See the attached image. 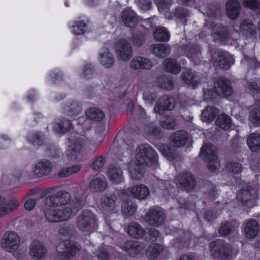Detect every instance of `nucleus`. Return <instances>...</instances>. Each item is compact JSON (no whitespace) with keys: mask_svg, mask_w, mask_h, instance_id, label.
Wrapping results in <instances>:
<instances>
[{"mask_svg":"<svg viewBox=\"0 0 260 260\" xmlns=\"http://www.w3.org/2000/svg\"><path fill=\"white\" fill-rule=\"evenodd\" d=\"M216 93L220 95L228 96L232 93L230 82L225 79H219L214 84Z\"/></svg>","mask_w":260,"mask_h":260,"instance_id":"nucleus-12","label":"nucleus"},{"mask_svg":"<svg viewBox=\"0 0 260 260\" xmlns=\"http://www.w3.org/2000/svg\"><path fill=\"white\" fill-rule=\"evenodd\" d=\"M176 181L180 184L181 186L185 187L192 188L195 185L194 179L192 175L189 173H184L178 175L176 177Z\"/></svg>","mask_w":260,"mask_h":260,"instance_id":"nucleus-27","label":"nucleus"},{"mask_svg":"<svg viewBox=\"0 0 260 260\" xmlns=\"http://www.w3.org/2000/svg\"><path fill=\"white\" fill-rule=\"evenodd\" d=\"M249 120L256 126H260V111L254 109L250 113Z\"/></svg>","mask_w":260,"mask_h":260,"instance_id":"nucleus-41","label":"nucleus"},{"mask_svg":"<svg viewBox=\"0 0 260 260\" xmlns=\"http://www.w3.org/2000/svg\"><path fill=\"white\" fill-rule=\"evenodd\" d=\"M238 199H241V202L243 204L246 203L248 201L251 199L250 193L247 191L242 192L241 196L240 197L238 196Z\"/></svg>","mask_w":260,"mask_h":260,"instance_id":"nucleus-54","label":"nucleus"},{"mask_svg":"<svg viewBox=\"0 0 260 260\" xmlns=\"http://www.w3.org/2000/svg\"><path fill=\"white\" fill-rule=\"evenodd\" d=\"M150 191L148 187L144 184L136 185L131 189V195L138 200H144L148 196Z\"/></svg>","mask_w":260,"mask_h":260,"instance_id":"nucleus-18","label":"nucleus"},{"mask_svg":"<svg viewBox=\"0 0 260 260\" xmlns=\"http://www.w3.org/2000/svg\"><path fill=\"white\" fill-rule=\"evenodd\" d=\"M240 4L236 0H229L226 3V13L231 19H235L237 18L240 12Z\"/></svg>","mask_w":260,"mask_h":260,"instance_id":"nucleus-24","label":"nucleus"},{"mask_svg":"<svg viewBox=\"0 0 260 260\" xmlns=\"http://www.w3.org/2000/svg\"><path fill=\"white\" fill-rule=\"evenodd\" d=\"M174 107V100L167 96H164L156 103L154 110L156 113L161 114L165 110H172Z\"/></svg>","mask_w":260,"mask_h":260,"instance_id":"nucleus-15","label":"nucleus"},{"mask_svg":"<svg viewBox=\"0 0 260 260\" xmlns=\"http://www.w3.org/2000/svg\"><path fill=\"white\" fill-rule=\"evenodd\" d=\"M180 260H193V258L189 256L184 255L180 258Z\"/></svg>","mask_w":260,"mask_h":260,"instance_id":"nucleus-62","label":"nucleus"},{"mask_svg":"<svg viewBox=\"0 0 260 260\" xmlns=\"http://www.w3.org/2000/svg\"><path fill=\"white\" fill-rule=\"evenodd\" d=\"M122 18L125 25L127 27H133L138 21L136 13L130 9L123 11Z\"/></svg>","mask_w":260,"mask_h":260,"instance_id":"nucleus-25","label":"nucleus"},{"mask_svg":"<svg viewBox=\"0 0 260 260\" xmlns=\"http://www.w3.org/2000/svg\"><path fill=\"white\" fill-rule=\"evenodd\" d=\"M218 113L217 110L212 107H206L202 113V119L203 121L210 122L212 121Z\"/></svg>","mask_w":260,"mask_h":260,"instance_id":"nucleus-35","label":"nucleus"},{"mask_svg":"<svg viewBox=\"0 0 260 260\" xmlns=\"http://www.w3.org/2000/svg\"><path fill=\"white\" fill-rule=\"evenodd\" d=\"M216 124L222 129H228L231 126V118L225 114H221L217 117Z\"/></svg>","mask_w":260,"mask_h":260,"instance_id":"nucleus-36","label":"nucleus"},{"mask_svg":"<svg viewBox=\"0 0 260 260\" xmlns=\"http://www.w3.org/2000/svg\"><path fill=\"white\" fill-rule=\"evenodd\" d=\"M231 231V224L228 223L221 225L219 229V234L222 236H225L230 233Z\"/></svg>","mask_w":260,"mask_h":260,"instance_id":"nucleus-50","label":"nucleus"},{"mask_svg":"<svg viewBox=\"0 0 260 260\" xmlns=\"http://www.w3.org/2000/svg\"><path fill=\"white\" fill-rule=\"evenodd\" d=\"M107 176L109 180L113 184H118L123 181L122 170L118 167H111L109 169Z\"/></svg>","mask_w":260,"mask_h":260,"instance_id":"nucleus-19","label":"nucleus"},{"mask_svg":"<svg viewBox=\"0 0 260 260\" xmlns=\"http://www.w3.org/2000/svg\"><path fill=\"white\" fill-rule=\"evenodd\" d=\"M121 210L123 214L126 216L133 215L136 211V207L131 202H124L122 203Z\"/></svg>","mask_w":260,"mask_h":260,"instance_id":"nucleus-38","label":"nucleus"},{"mask_svg":"<svg viewBox=\"0 0 260 260\" xmlns=\"http://www.w3.org/2000/svg\"><path fill=\"white\" fill-rule=\"evenodd\" d=\"M197 77L192 74L190 71H187L184 73L182 79L184 82L188 85L196 86L197 80Z\"/></svg>","mask_w":260,"mask_h":260,"instance_id":"nucleus-40","label":"nucleus"},{"mask_svg":"<svg viewBox=\"0 0 260 260\" xmlns=\"http://www.w3.org/2000/svg\"><path fill=\"white\" fill-rule=\"evenodd\" d=\"M139 6L143 10H147L150 9L151 1L150 0H139Z\"/></svg>","mask_w":260,"mask_h":260,"instance_id":"nucleus-52","label":"nucleus"},{"mask_svg":"<svg viewBox=\"0 0 260 260\" xmlns=\"http://www.w3.org/2000/svg\"><path fill=\"white\" fill-rule=\"evenodd\" d=\"M70 200V193L65 191H59L47 200V204L52 207H59L66 205Z\"/></svg>","mask_w":260,"mask_h":260,"instance_id":"nucleus-10","label":"nucleus"},{"mask_svg":"<svg viewBox=\"0 0 260 260\" xmlns=\"http://www.w3.org/2000/svg\"><path fill=\"white\" fill-rule=\"evenodd\" d=\"M153 36L155 39L159 42H167L170 39L169 33L163 27L156 29L153 32Z\"/></svg>","mask_w":260,"mask_h":260,"instance_id":"nucleus-34","label":"nucleus"},{"mask_svg":"<svg viewBox=\"0 0 260 260\" xmlns=\"http://www.w3.org/2000/svg\"><path fill=\"white\" fill-rule=\"evenodd\" d=\"M129 235L135 238H142L144 235V231L140 225L136 223H132L128 228Z\"/></svg>","mask_w":260,"mask_h":260,"instance_id":"nucleus-32","label":"nucleus"},{"mask_svg":"<svg viewBox=\"0 0 260 260\" xmlns=\"http://www.w3.org/2000/svg\"><path fill=\"white\" fill-rule=\"evenodd\" d=\"M99 61L106 68H111L114 63V58L107 48L102 49L99 56Z\"/></svg>","mask_w":260,"mask_h":260,"instance_id":"nucleus-23","label":"nucleus"},{"mask_svg":"<svg viewBox=\"0 0 260 260\" xmlns=\"http://www.w3.org/2000/svg\"><path fill=\"white\" fill-rule=\"evenodd\" d=\"M159 83L162 88L166 90H170L172 88V82L169 79L162 78L159 81Z\"/></svg>","mask_w":260,"mask_h":260,"instance_id":"nucleus-48","label":"nucleus"},{"mask_svg":"<svg viewBox=\"0 0 260 260\" xmlns=\"http://www.w3.org/2000/svg\"><path fill=\"white\" fill-rule=\"evenodd\" d=\"M157 161V154L149 144L140 146L136 151L135 157L129 164L128 171L131 178L134 180L141 179L145 167L155 164Z\"/></svg>","mask_w":260,"mask_h":260,"instance_id":"nucleus-1","label":"nucleus"},{"mask_svg":"<svg viewBox=\"0 0 260 260\" xmlns=\"http://www.w3.org/2000/svg\"><path fill=\"white\" fill-rule=\"evenodd\" d=\"M104 165V158L99 157L94 160L92 164V168L93 170H98Z\"/></svg>","mask_w":260,"mask_h":260,"instance_id":"nucleus-51","label":"nucleus"},{"mask_svg":"<svg viewBox=\"0 0 260 260\" xmlns=\"http://www.w3.org/2000/svg\"><path fill=\"white\" fill-rule=\"evenodd\" d=\"M258 223L255 220L248 221L245 228V234L246 237L249 239L255 237L258 234Z\"/></svg>","mask_w":260,"mask_h":260,"instance_id":"nucleus-29","label":"nucleus"},{"mask_svg":"<svg viewBox=\"0 0 260 260\" xmlns=\"http://www.w3.org/2000/svg\"><path fill=\"white\" fill-rule=\"evenodd\" d=\"M131 66L132 68L135 70L140 69L149 70L152 68L153 64L150 60L148 58L137 57L131 61Z\"/></svg>","mask_w":260,"mask_h":260,"instance_id":"nucleus-20","label":"nucleus"},{"mask_svg":"<svg viewBox=\"0 0 260 260\" xmlns=\"http://www.w3.org/2000/svg\"><path fill=\"white\" fill-rule=\"evenodd\" d=\"M148 234L149 235V239L152 241H155L158 237L159 233L158 231L151 229L149 231Z\"/></svg>","mask_w":260,"mask_h":260,"instance_id":"nucleus-57","label":"nucleus"},{"mask_svg":"<svg viewBox=\"0 0 260 260\" xmlns=\"http://www.w3.org/2000/svg\"><path fill=\"white\" fill-rule=\"evenodd\" d=\"M77 225L83 232H92L96 228L95 217L91 213H84L79 217Z\"/></svg>","mask_w":260,"mask_h":260,"instance_id":"nucleus-7","label":"nucleus"},{"mask_svg":"<svg viewBox=\"0 0 260 260\" xmlns=\"http://www.w3.org/2000/svg\"><path fill=\"white\" fill-rule=\"evenodd\" d=\"M162 248L160 246L155 244L151 245L147 250V254L148 256L155 257L161 251Z\"/></svg>","mask_w":260,"mask_h":260,"instance_id":"nucleus-43","label":"nucleus"},{"mask_svg":"<svg viewBox=\"0 0 260 260\" xmlns=\"http://www.w3.org/2000/svg\"><path fill=\"white\" fill-rule=\"evenodd\" d=\"M69 233V229L68 227H63L59 230V234L62 236L68 235Z\"/></svg>","mask_w":260,"mask_h":260,"instance_id":"nucleus-59","label":"nucleus"},{"mask_svg":"<svg viewBox=\"0 0 260 260\" xmlns=\"http://www.w3.org/2000/svg\"><path fill=\"white\" fill-rule=\"evenodd\" d=\"M241 29L244 31H247L251 33L253 30V26L251 21H244L241 26Z\"/></svg>","mask_w":260,"mask_h":260,"instance_id":"nucleus-47","label":"nucleus"},{"mask_svg":"<svg viewBox=\"0 0 260 260\" xmlns=\"http://www.w3.org/2000/svg\"><path fill=\"white\" fill-rule=\"evenodd\" d=\"M243 6L251 9H260V3L256 0H243Z\"/></svg>","mask_w":260,"mask_h":260,"instance_id":"nucleus-44","label":"nucleus"},{"mask_svg":"<svg viewBox=\"0 0 260 260\" xmlns=\"http://www.w3.org/2000/svg\"><path fill=\"white\" fill-rule=\"evenodd\" d=\"M71 110V111L69 113V115L70 116L73 117L79 114L81 112V109L80 106L73 105Z\"/></svg>","mask_w":260,"mask_h":260,"instance_id":"nucleus-55","label":"nucleus"},{"mask_svg":"<svg viewBox=\"0 0 260 260\" xmlns=\"http://www.w3.org/2000/svg\"><path fill=\"white\" fill-rule=\"evenodd\" d=\"M92 73L91 68L90 64H87L85 66L84 69L82 71L81 75L84 78L87 77L88 75Z\"/></svg>","mask_w":260,"mask_h":260,"instance_id":"nucleus-56","label":"nucleus"},{"mask_svg":"<svg viewBox=\"0 0 260 260\" xmlns=\"http://www.w3.org/2000/svg\"><path fill=\"white\" fill-rule=\"evenodd\" d=\"M81 168V167L79 165H74L62 170L58 175L61 177H67L79 172Z\"/></svg>","mask_w":260,"mask_h":260,"instance_id":"nucleus-39","label":"nucleus"},{"mask_svg":"<svg viewBox=\"0 0 260 260\" xmlns=\"http://www.w3.org/2000/svg\"><path fill=\"white\" fill-rule=\"evenodd\" d=\"M72 127V123L67 119L58 120L54 124V130L56 133L64 134Z\"/></svg>","mask_w":260,"mask_h":260,"instance_id":"nucleus-28","label":"nucleus"},{"mask_svg":"<svg viewBox=\"0 0 260 260\" xmlns=\"http://www.w3.org/2000/svg\"><path fill=\"white\" fill-rule=\"evenodd\" d=\"M86 26V25L83 21H77L72 26V32L76 35H82L84 33V30Z\"/></svg>","mask_w":260,"mask_h":260,"instance_id":"nucleus-42","label":"nucleus"},{"mask_svg":"<svg viewBox=\"0 0 260 260\" xmlns=\"http://www.w3.org/2000/svg\"><path fill=\"white\" fill-rule=\"evenodd\" d=\"M19 205V202L15 198L7 200L5 197L0 196V217L16 210Z\"/></svg>","mask_w":260,"mask_h":260,"instance_id":"nucleus-8","label":"nucleus"},{"mask_svg":"<svg viewBox=\"0 0 260 260\" xmlns=\"http://www.w3.org/2000/svg\"><path fill=\"white\" fill-rule=\"evenodd\" d=\"M210 249L214 256H219L222 260H230L232 255V249L230 245H223L220 241L210 243Z\"/></svg>","mask_w":260,"mask_h":260,"instance_id":"nucleus-6","label":"nucleus"},{"mask_svg":"<svg viewBox=\"0 0 260 260\" xmlns=\"http://www.w3.org/2000/svg\"><path fill=\"white\" fill-rule=\"evenodd\" d=\"M56 250L58 256L71 258L79 250V248L69 242H63L57 246Z\"/></svg>","mask_w":260,"mask_h":260,"instance_id":"nucleus-9","label":"nucleus"},{"mask_svg":"<svg viewBox=\"0 0 260 260\" xmlns=\"http://www.w3.org/2000/svg\"><path fill=\"white\" fill-rule=\"evenodd\" d=\"M116 52L122 60H128L132 55L131 45L126 40L118 41L116 46Z\"/></svg>","mask_w":260,"mask_h":260,"instance_id":"nucleus-11","label":"nucleus"},{"mask_svg":"<svg viewBox=\"0 0 260 260\" xmlns=\"http://www.w3.org/2000/svg\"><path fill=\"white\" fill-rule=\"evenodd\" d=\"M158 150L164 156L167 157L168 159L171 158L172 153L168 146L165 145H160L158 147Z\"/></svg>","mask_w":260,"mask_h":260,"instance_id":"nucleus-49","label":"nucleus"},{"mask_svg":"<svg viewBox=\"0 0 260 260\" xmlns=\"http://www.w3.org/2000/svg\"><path fill=\"white\" fill-rule=\"evenodd\" d=\"M164 66L167 71L173 74H177L180 71V67L175 60L166 59L164 61Z\"/></svg>","mask_w":260,"mask_h":260,"instance_id":"nucleus-33","label":"nucleus"},{"mask_svg":"<svg viewBox=\"0 0 260 260\" xmlns=\"http://www.w3.org/2000/svg\"><path fill=\"white\" fill-rule=\"evenodd\" d=\"M116 197L114 196H104L102 198L101 206L103 212L111 213L114 212L115 208Z\"/></svg>","mask_w":260,"mask_h":260,"instance_id":"nucleus-21","label":"nucleus"},{"mask_svg":"<svg viewBox=\"0 0 260 260\" xmlns=\"http://www.w3.org/2000/svg\"><path fill=\"white\" fill-rule=\"evenodd\" d=\"M134 103L133 102H130L128 105L129 108H133L134 107Z\"/></svg>","mask_w":260,"mask_h":260,"instance_id":"nucleus-64","label":"nucleus"},{"mask_svg":"<svg viewBox=\"0 0 260 260\" xmlns=\"http://www.w3.org/2000/svg\"><path fill=\"white\" fill-rule=\"evenodd\" d=\"M200 156L205 160L207 167L211 172L215 173L219 170L220 162L211 145H203L201 148Z\"/></svg>","mask_w":260,"mask_h":260,"instance_id":"nucleus-4","label":"nucleus"},{"mask_svg":"<svg viewBox=\"0 0 260 260\" xmlns=\"http://www.w3.org/2000/svg\"><path fill=\"white\" fill-rule=\"evenodd\" d=\"M98 258L100 260H106L108 258V254L106 253L103 254V257L102 256H99Z\"/></svg>","mask_w":260,"mask_h":260,"instance_id":"nucleus-63","label":"nucleus"},{"mask_svg":"<svg viewBox=\"0 0 260 260\" xmlns=\"http://www.w3.org/2000/svg\"><path fill=\"white\" fill-rule=\"evenodd\" d=\"M247 145L252 151H257L260 149V135L257 133H252L248 137Z\"/></svg>","mask_w":260,"mask_h":260,"instance_id":"nucleus-30","label":"nucleus"},{"mask_svg":"<svg viewBox=\"0 0 260 260\" xmlns=\"http://www.w3.org/2000/svg\"><path fill=\"white\" fill-rule=\"evenodd\" d=\"M146 218L150 224L158 226L164 221V213L155 209H150L146 214Z\"/></svg>","mask_w":260,"mask_h":260,"instance_id":"nucleus-17","label":"nucleus"},{"mask_svg":"<svg viewBox=\"0 0 260 260\" xmlns=\"http://www.w3.org/2000/svg\"><path fill=\"white\" fill-rule=\"evenodd\" d=\"M86 116L94 121L102 120L105 117L104 112L100 109L91 108L87 111Z\"/></svg>","mask_w":260,"mask_h":260,"instance_id":"nucleus-37","label":"nucleus"},{"mask_svg":"<svg viewBox=\"0 0 260 260\" xmlns=\"http://www.w3.org/2000/svg\"><path fill=\"white\" fill-rule=\"evenodd\" d=\"M107 186V182L100 178H94L90 183L89 189L92 192L102 191Z\"/></svg>","mask_w":260,"mask_h":260,"instance_id":"nucleus-31","label":"nucleus"},{"mask_svg":"<svg viewBox=\"0 0 260 260\" xmlns=\"http://www.w3.org/2000/svg\"><path fill=\"white\" fill-rule=\"evenodd\" d=\"M249 89L251 90H256L258 89V86L256 83L252 82L250 85Z\"/></svg>","mask_w":260,"mask_h":260,"instance_id":"nucleus-60","label":"nucleus"},{"mask_svg":"<svg viewBox=\"0 0 260 260\" xmlns=\"http://www.w3.org/2000/svg\"><path fill=\"white\" fill-rule=\"evenodd\" d=\"M188 138V134L184 131H179L173 133L170 138L173 146L179 147L184 145Z\"/></svg>","mask_w":260,"mask_h":260,"instance_id":"nucleus-16","label":"nucleus"},{"mask_svg":"<svg viewBox=\"0 0 260 260\" xmlns=\"http://www.w3.org/2000/svg\"><path fill=\"white\" fill-rule=\"evenodd\" d=\"M69 140L70 144L65 152L67 159L73 161L80 158L85 150L84 138L78 134H73L71 135Z\"/></svg>","mask_w":260,"mask_h":260,"instance_id":"nucleus-2","label":"nucleus"},{"mask_svg":"<svg viewBox=\"0 0 260 260\" xmlns=\"http://www.w3.org/2000/svg\"><path fill=\"white\" fill-rule=\"evenodd\" d=\"M1 245L6 251L12 253L15 257L19 258L20 240L16 233L12 232L5 233L2 238Z\"/></svg>","mask_w":260,"mask_h":260,"instance_id":"nucleus-3","label":"nucleus"},{"mask_svg":"<svg viewBox=\"0 0 260 260\" xmlns=\"http://www.w3.org/2000/svg\"><path fill=\"white\" fill-rule=\"evenodd\" d=\"M52 165L47 160H42L35 166L32 169L33 173L37 177L48 175L51 171Z\"/></svg>","mask_w":260,"mask_h":260,"instance_id":"nucleus-13","label":"nucleus"},{"mask_svg":"<svg viewBox=\"0 0 260 260\" xmlns=\"http://www.w3.org/2000/svg\"><path fill=\"white\" fill-rule=\"evenodd\" d=\"M46 250L43 245L38 242H35L30 249V256L36 259L40 260L46 253Z\"/></svg>","mask_w":260,"mask_h":260,"instance_id":"nucleus-22","label":"nucleus"},{"mask_svg":"<svg viewBox=\"0 0 260 260\" xmlns=\"http://www.w3.org/2000/svg\"><path fill=\"white\" fill-rule=\"evenodd\" d=\"M164 1L162 0H157V4L158 5V9L159 11H161V9L163 8L164 5L163 3Z\"/></svg>","mask_w":260,"mask_h":260,"instance_id":"nucleus-61","label":"nucleus"},{"mask_svg":"<svg viewBox=\"0 0 260 260\" xmlns=\"http://www.w3.org/2000/svg\"><path fill=\"white\" fill-rule=\"evenodd\" d=\"M71 215L72 210L70 207L55 208L52 207L47 209L45 213L47 220L51 223L66 220Z\"/></svg>","mask_w":260,"mask_h":260,"instance_id":"nucleus-5","label":"nucleus"},{"mask_svg":"<svg viewBox=\"0 0 260 260\" xmlns=\"http://www.w3.org/2000/svg\"><path fill=\"white\" fill-rule=\"evenodd\" d=\"M150 50L156 56L160 58L166 57L170 52L169 47L164 44L152 45L150 46Z\"/></svg>","mask_w":260,"mask_h":260,"instance_id":"nucleus-26","label":"nucleus"},{"mask_svg":"<svg viewBox=\"0 0 260 260\" xmlns=\"http://www.w3.org/2000/svg\"><path fill=\"white\" fill-rule=\"evenodd\" d=\"M35 205L36 201L34 199H30L24 203V207L26 210L30 211L32 210Z\"/></svg>","mask_w":260,"mask_h":260,"instance_id":"nucleus-53","label":"nucleus"},{"mask_svg":"<svg viewBox=\"0 0 260 260\" xmlns=\"http://www.w3.org/2000/svg\"><path fill=\"white\" fill-rule=\"evenodd\" d=\"M9 139L7 137L2 136L0 137V145L1 147L5 146L6 145L9 144Z\"/></svg>","mask_w":260,"mask_h":260,"instance_id":"nucleus-58","label":"nucleus"},{"mask_svg":"<svg viewBox=\"0 0 260 260\" xmlns=\"http://www.w3.org/2000/svg\"><path fill=\"white\" fill-rule=\"evenodd\" d=\"M29 141H30L34 145H41L42 143V140L41 136L38 133H32L29 135Z\"/></svg>","mask_w":260,"mask_h":260,"instance_id":"nucleus-46","label":"nucleus"},{"mask_svg":"<svg viewBox=\"0 0 260 260\" xmlns=\"http://www.w3.org/2000/svg\"><path fill=\"white\" fill-rule=\"evenodd\" d=\"M219 66L223 69H229L234 63L233 57L228 52H218L214 55Z\"/></svg>","mask_w":260,"mask_h":260,"instance_id":"nucleus-14","label":"nucleus"},{"mask_svg":"<svg viewBox=\"0 0 260 260\" xmlns=\"http://www.w3.org/2000/svg\"><path fill=\"white\" fill-rule=\"evenodd\" d=\"M226 169L229 172L236 174L239 173L241 170V166L236 162H231L226 165Z\"/></svg>","mask_w":260,"mask_h":260,"instance_id":"nucleus-45","label":"nucleus"}]
</instances>
